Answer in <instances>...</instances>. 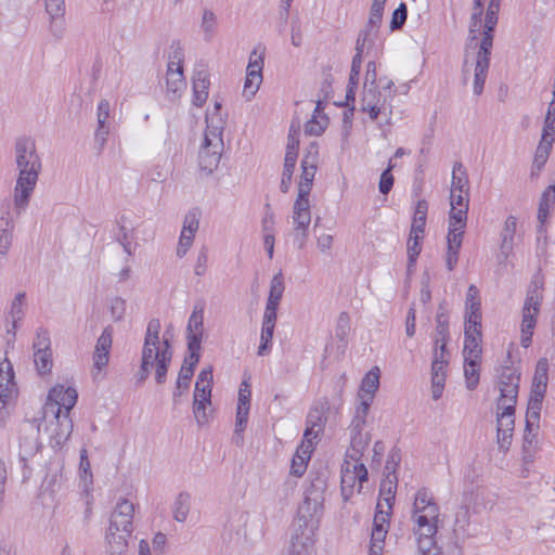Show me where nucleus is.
Here are the masks:
<instances>
[{
    "label": "nucleus",
    "mask_w": 555,
    "mask_h": 555,
    "mask_svg": "<svg viewBox=\"0 0 555 555\" xmlns=\"http://www.w3.org/2000/svg\"><path fill=\"white\" fill-rule=\"evenodd\" d=\"M438 518L439 506L431 493L425 488L420 489L414 498L412 520L413 533L421 555H444L435 540ZM449 555H461L460 547L453 545Z\"/></svg>",
    "instance_id": "f257e3e1"
},
{
    "label": "nucleus",
    "mask_w": 555,
    "mask_h": 555,
    "mask_svg": "<svg viewBox=\"0 0 555 555\" xmlns=\"http://www.w3.org/2000/svg\"><path fill=\"white\" fill-rule=\"evenodd\" d=\"M14 162L18 170L14 189V205L23 211L35 190L41 171V158L37 153L36 142L31 137L21 135L14 142Z\"/></svg>",
    "instance_id": "f03ea898"
},
{
    "label": "nucleus",
    "mask_w": 555,
    "mask_h": 555,
    "mask_svg": "<svg viewBox=\"0 0 555 555\" xmlns=\"http://www.w3.org/2000/svg\"><path fill=\"white\" fill-rule=\"evenodd\" d=\"M318 147L310 145V150L301 160V175L298 185V196L293 205V235L298 249H302L308 237V229L311 221L309 194L317 171Z\"/></svg>",
    "instance_id": "7ed1b4c3"
},
{
    "label": "nucleus",
    "mask_w": 555,
    "mask_h": 555,
    "mask_svg": "<svg viewBox=\"0 0 555 555\" xmlns=\"http://www.w3.org/2000/svg\"><path fill=\"white\" fill-rule=\"evenodd\" d=\"M172 359V350L167 338L162 344L143 343L141 364L137 374L138 384H143L155 369V380L162 385L166 382L167 372Z\"/></svg>",
    "instance_id": "20e7f679"
},
{
    "label": "nucleus",
    "mask_w": 555,
    "mask_h": 555,
    "mask_svg": "<svg viewBox=\"0 0 555 555\" xmlns=\"http://www.w3.org/2000/svg\"><path fill=\"white\" fill-rule=\"evenodd\" d=\"M543 291L544 276L539 269L531 278L521 310L520 344L524 348H528L532 341L533 331L537 325V318L540 313L543 300Z\"/></svg>",
    "instance_id": "39448f33"
},
{
    "label": "nucleus",
    "mask_w": 555,
    "mask_h": 555,
    "mask_svg": "<svg viewBox=\"0 0 555 555\" xmlns=\"http://www.w3.org/2000/svg\"><path fill=\"white\" fill-rule=\"evenodd\" d=\"M225 120L214 115L207 117L204 141L198 153V165L202 170L211 173L217 169L223 151V129Z\"/></svg>",
    "instance_id": "423d86ee"
},
{
    "label": "nucleus",
    "mask_w": 555,
    "mask_h": 555,
    "mask_svg": "<svg viewBox=\"0 0 555 555\" xmlns=\"http://www.w3.org/2000/svg\"><path fill=\"white\" fill-rule=\"evenodd\" d=\"M393 82L388 80L382 88L383 92L377 90L376 86L363 87L361 99V111L369 114L372 120H376L379 115L386 117V124L390 122L392 115L391 101L396 95L392 89Z\"/></svg>",
    "instance_id": "0eeeda50"
},
{
    "label": "nucleus",
    "mask_w": 555,
    "mask_h": 555,
    "mask_svg": "<svg viewBox=\"0 0 555 555\" xmlns=\"http://www.w3.org/2000/svg\"><path fill=\"white\" fill-rule=\"evenodd\" d=\"M395 494L379 496L373 519L369 555H383Z\"/></svg>",
    "instance_id": "6e6552de"
},
{
    "label": "nucleus",
    "mask_w": 555,
    "mask_h": 555,
    "mask_svg": "<svg viewBox=\"0 0 555 555\" xmlns=\"http://www.w3.org/2000/svg\"><path fill=\"white\" fill-rule=\"evenodd\" d=\"M496 372V387L500 391L498 402H517L521 373L519 366L512 360L511 349L507 351L504 364Z\"/></svg>",
    "instance_id": "1a4fd4ad"
},
{
    "label": "nucleus",
    "mask_w": 555,
    "mask_h": 555,
    "mask_svg": "<svg viewBox=\"0 0 555 555\" xmlns=\"http://www.w3.org/2000/svg\"><path fill=\"white\" fill-rule=\"evenodd\" d=\"M78 393L73 387L55 385L48 393L47 402L42 408V417L48 420L50 414L70 413L77 402Z\"/></svg>",
    "instance_id": "9d476101"
},
{
    "label": "nucleus",
    "mask_w": 555,
    "mask_h": 555,
    "mask_svg": "<svg viewBox=\"0 0 555 555\" xmlns=\"http://www.w3.org/2000/svg\"><path fill=\"white\" fill-rule=\"evenodd\" d=\"M43 421L48 424L46 431L49 434L51 446L53 448H61L73 433V421L69 414L54 413Z\"/></svg>",
    "instance_id": "9b49d317"
},
{
    "label": "nucleus",
    "mask_w": 555,
    "mask_h": 555,
    "mask_svg": "<svg viewBox=\"0 0 555 555\" xmlns=\"http://www.w3.org/2000/svg\"><path fill=\"white\" fill-rule=\"evenodd\" d=\"M340 491L344 501H348L353 494L354 487L358 485L359 490L362 483L367 480V469L364 464H350L346 462L341 467Z\"/></svg>",
    "instance_id": "f8f14e48"
},
{
    "label": "nucleus",
    "mask_w": 555,
    "mask_h": 555,
    "mask_svg": "<svg viewBox=\"0 0 555 555\" xmlns=\"http://www.w3.org/2000/svg\"><path fill=\"white\" fill-rule=\"evenodd\" d=\"M327 411L328 406L326 403H318L309 411L302 442H314L323 433Z\"/></svg>",
    "instance_id": "ddd939ff"
},
{
    "label": "nucleus",
    "mask_w": 555,
    "mask_h": 555,
    "mask_svg": "<svg viewBox=\"0 0 555 555\" xmlns=\"http://www.w3.org/2000/svg\"><path fill=\"white\" fill-rule=\"evenodd\" d=\"M182 50L178 48L175 51L172 59L168 63L167 75H166V87L167 93L178 96L180 92L185 88V80L183 77L182 67Z\"/></svg>",
    "instance_id": "4468645a"
},
{
    "label": "nucleus",
    "mask_w": 555,
    "mask_h": 555,
    "mask_svg": "<svg viewBox=\"0 0 555 555\" xmlns=\"http://www.w3.org/2000/svg\"><path fill=\"white\" fill-rule=\"evenodd\" d=\"M262 67L263 59L261 55H257L256 51L250 54L249 63L246 68V79L244 83L243 93L247 99H250L256 94L262 82Z\"/></svg>",
    "instance_id": "2eb2a0df"
},
{
    "label": "nucleus",
    "mask_w": 555,
    "mask_h": 555,
    "mask_svg": "<svg viewBox=\"0 0 555 555\" xmlns=\"http://www.w3.org/2000/svg\"><path fill=\"white\" fill-rule=\"evenodd\" d=\"M134 505L128 500H120L115 509L113 511L109 519V527L112 530L132 532Z\"/></svg>",
    "instance_id": "dca6fc26"
},
{
    "label": "nucleus",
    "mask_w": 555,
    "mask_h": 555,
    "mask_svg": "<svg viewBox=\"0 0 555 555\" xmlns=\"http://www.w3.org/2000/svg\"><path fill=\"white\" fill-rule=\"evenodd\" d=\"M212 386L209 384L195 383L193 393V413L198 425L207 423L206 409L211 404Z\"/></svg>",
    "instance_id": "f3484780"
},
{
    "label": "nucleus",
    "mask_w": 555,
    "mask_h": 555,
    "mask_svg": "<svg viewBox=\"0 0 555 555\" xmlns=\"http://www.w3.org/2000/svg\"><path fill=\"white\" fill-rule=\"evenodd\" d=\"M113 344V327L107 325L96 340L93 352V365L98 371L105 367L109 360Z\"/></svg>",
    "instance_id": "a211bd4d"
},
{
    "label": "nucleus",
    "mask_w": 555,
    "mask_h": 555,
    "mask_svg": "<svg viewBox=\"0 0 555 555\" xmlns=\"http://www.w3.org/2000/svg\"><path fill=\"white\" fill-rule=\"evenodd\" d=\"M16 392L12 363L5 358L0 362V401L5 404Z\"/></svg>",
    "instance_id": "6ab92c4d"
},
{
    "label": "nucleus",
    "mask_w": 555,
    "mask_h": 555,
    "mask_svg": "<svg viewBox=\"0 0 555 555\" xmlns=\"http://www.w3.org/2000/svg\"><path fill=\"white\" fill-rule=\"evenodd\" d=\"M111 113V104L108 100L102 99L99 102L98 111H96V119L98 127L94 133L95 143L99 145V151L101 152L107 141V135L109 132L108 127L106 126V121L109 117Z\"/></svg>",
    "instance_id": "aec40b11"
},
{
    "label": "nucleus",
    "mask_w": 555,
    "mask_h": 555,
    "mask_svg": "<svg viewBox=\"0 0 555 555\" xmlns=\"http://www.w3.org/2000/svg\"><path fill=\"white\" fill-rule=\"evenodd\" d=\"M545 392L531 390L526 412V431L530 434L533 429L539 428L542 402Z\"/></svg>",
    "instance_id": "412c9836"
},
{
    "label": "nucleus",
    "mask_w": 555,
    "mask_h": 555,
    "mask_svg": "<svg viewBox=\"0 0 555 555\" xmlns=\"http://www.w3.org/2000/svg\"><path fill=\"white\" fill-rule=\"evenodd\" d=\"M517 232V218L515 216H508L504 222V227L501 232V246L500 257L506 260L514 248V240Z\"/></svg>",
    "instance_id": "4be33fe9"
},
{
    "label": "nucleus",
    "mask_w": 555,
    "mask_h": 555,
    "mask_svg": "<svg viewBox=\"0 0 555 555\" xmlns=\"http://www.w3.org/2000/svg\"><path fill=\"white\" fill-rule=\"evenodd\" d=\"M314 442H301L293 456L291 465V474L295 477H301L307 469V463L313 451Z\"/></svg>",
    "instance_id": "5701e85b"
},
{
    "label": "nucleus",
    "mask_w": 555,
    "mask_h": 555,
    "mask_svg": "<svg viewBox=\"0 0 555 555\" xmlns=\"http://www.w3.org/2000/svg\"><path fill=\"white\" fill-rule=\"evenodd\" d=\"M516 404L517 402H504L503 404V402L496 401V429L514 431Z\"/></svg>",
    "instance_id": "b1692460"
},
{
    "label": "nucleus",
    "mask_w": 555,
    "mask_h": 555,
    "mask_svg": "<svg viewBox=\"0 0 555 555\" xmlns=\"http://www.w3.org/2000/svg\"><path fill=\"white\" fill-rule=\"evenodd\" d=\"M324 109V103L318 101L313 115L310 120L305 125V132L310 135H320L324 132L328 125V118L322 114Z\"/></svg>",
    "instance_id": "393cba45"
},
{
    "label": "nucleus",
    "mask_w": 555,
    "mask_h": 555,
    "mask_svg": "<svg viewBox=\"0 0 555 555\" xmlns=\"http://www.w3.org/2000/svg\"><path fill=\"white\" fill-rule=\"evenodd\" d=\"M465 319H481V304L479 299V289L475 285H469L465 299Z\"/></svg>",
    "instance_id": "a878e982"
},
{
    "label": "nucleus",
    "mask_w": 555,
    "mask_h": 555,
    "mask_svg": "<svg viewBox=\"0 0 555 555\" xmlns=\"http://www.w3.org/2000/svg\"><path fill=\"white\" fill-rule=\"evenodd\" d=\"M204 305L196 304L188 322V337H196L202 343Z\"/></svg>",
    "instance_id": "bb28decb"
},
{
    "label": "nucleus",
    "mask_w": 555,
    "mask_h": 555,
    "mask_svg": "<svg viewBox=\"0 0 555 555\" xmlns=\"http://www.w3.org/2000/svg\"><path fill=\"white\" fill-rule=\"evenodd\" d=\"M130 535L131 532L116 531L115 529L112 530V527H108L106 541L109 546L111 554L117 555L126 551L128 545V538Z\"/></svg>",
    "instance_id": "cd10ccee"
},
{
    "label": "nucleus",
    "mask_w": 555,
    "mask_h": 555,
    "mask_svg": "<svg viewBox=\"0 0 555 555\" xmlns=\"http://www.w3.org/2000/svg\"><path fill=\"white\" fill-rule=\"evenodd\" d=\"M451 193H469L467 172L460 162L453 165Z\"/></svg>",
    "instance_id": "c85d7f7f"
},
{
    "label": "nucleus",
    "mask_w": 555,
    "mask_h": 555,
    "mask_svg": "<svg viewBox=\"0 0 555 555\" xmlns=\"http://www.w3.org/2000/svg\"><path fill=\"white\" fill-rule=\"evenodd\" d=\"M191 508V494L186 491L180 492L172 504L173 519L184 522Z\"/></svg>",
    "instance_id": "c756f323"
},
{
    "label": "nucleus",
    "mask_w": 555,
    "mask_h": 555,
    "mask_svg": "<svg viewBox=\"0 0 555 555\" xmlns=\"http://www.w3.org/2000/svg\"><path fill=\"white\" fill-rule=\"evenodd\" d=\"M547 372H548L547 359L546 358L539 359L537 366H535L534 375H533L531 390H537L538 392L539 391L546 392L547 380H548Z\"/></svg>",
    "instance_id": "7c9ffc66"
},
{
    "label": "nucleus",
    "mask_w": 555,
    "mask_h": 555,
    "mask_svg": "<svg viewBox=\"0 0 555 555\" xmlns=\"http://www.w3.org/2000/svg\"><path fill=\"white\" fill-rule=\"evenodd\" d=\"M362 429H363V427H359V429H356V428H353V423L350 424V431H351V439H350L351 453H350V457L356 460V461L362 455L364 449L369 444V438L366 436L362 435Z\"/></svg>",
    "instance_id": "2f4dec72"
},
{
    "label": "nucleus",
    "mask_w": 555,
    "mask_h": 555,
    "mask_svg": "<svg viewBox=\"0 0 555 555\" xmlns=\"http://www.w3.org/2000/svg\"><path fill=\"white\" fill-rule=\"evenodd\" d=\"M555 203V185L547 186L542 193L539 210H538V219L541 223L545 221L548 216V210Z\"/></svg>",
    "instance_id": "473e14b6"
},
{
    "label": "nucleus",
    "mask_w": 555,
    "mask_h": 555,
    "mask_svg": "<svg viewBox=\"0 0 555 555\" xmlns=\"http://www.w3.org/2000/svg\"><path fill=\"white\" fill-rule=\"evenodd\" d=\"M192 377H193V375H192L191 367H186V365H182L180 369L179 375H178L175 390H173V402L175 403L178 401L179 397H181L184 392L188 391Z\"/></svg>",
    "instance_id": "72a5a7b5"
},
{
    "label": "nucleus",
    "mask_w": 555,
    "mask_h": 555,
    "mask_svg": "<svg viewBox=\"0 0 555 555\" xmlns=\"http://www.w3.org/2000/svg\"><path fill=\"white\" fill-rule=\"evenodd\" d=\"M199 350H201L199 339H197L196 337H188L189 356L185 357L182 365H186V367H191L192 375L194 374L195 366L199 362V358H201Z\"/></svg>",
    "instance_id": "f704fd0d"
},
{
    "label": "nucleus",
    "mask_w": 555,
    "mask_h": 555,
    "mask_svg": "<svg viewBox=\"0 0 555 555\" xmlns=\"http://www.w3.org/2000/svg\"><path fill=\"white\" fill-rule=\"evenodd\" d=\"M464 375L466 379V387L473 390L479 383V362L480 360H464Z\"/></svg>",
    "instance_id": "c9c22d12"
},
{
    "label": "nucleus",
    "mask_w": 555,
    "mask_h": 555,
    "mask_svg": "<svg viewBox=\"0 0 555 555\" xmlns=\"http://www.w3.org/2000/svg\"><path fill=\"white\" fill-rule=\"evenodd\" d=\"M34 362L40 375L50 373L53 366L52 350L34 352Z\"/></svg>",
    "instance_id": "e433bc0d"
},
{
    "label": "nucleus",
    "mask_w": 555,
    "mask_h": 555,
    "mask_svg": "<svg viewBox=\"0 0 555 555\" xmlns=\"http://www.w3.org/2000/svg\"><path fill=\"white\" fill-rule=\"evenodd\" d=\"M379 386V370L378 367H374L370 370L364 376L361 384V391L364 392V396L374 397V393L377 391Z\"/></svg>",
    "instance_id": "4c0bfd02"
},
{
    "label": "nucleus",
    "mask_w": 555,
    "mask_h": 555,
    "mask_svg": "<svg viewBox=\"0 0 555 555\" xmlns=\"http://www.w3.org/2000/svg\"><path fill=\"white\" fill-rule=\"evenodd\" d=\"M490 62L476 61L474 75V93L480 95L483 91Z\"/></svg>",
    "instance_id": "58836bf2"
},
{
    "label": "nucleus",
    "mask_w": 555,
    "mask_h": 555,
    "mask_svg": "<svg viewBox=\"0 0 555 555\" xmlns=\"http://www.w3.org/2000/svg\"><path fill=\"white\" fill-rule=\"evenodd\" d=\"M275 324L262 322L260 345L258 347V356H264L270 352Z\"/></svg>",
    "instance_id": "ea45409f"
},
{
    "label": "nucleus",
    "mask_w": 555,
    "mask_h": 555,
    "mask_svg": "<svg viewBox=\"0 0 555 555\" xmlns=\"http://www.w3.org/2000/svg\"><path fill=\"white\" fill-rule=\"evenodd\" d=\"M297 159H293L292 155H285L284 158V168L282 172V179L280 184V190L282 193H287L291 184H292V177L293 172L296 166Z\"/></svg>",
    "instance_id": "a19ab883"
},
{
    "label": "nucleus",
    "mask_w": 555,
    "mask_h": 555,
    "mask_svg": "<svg viewBox=\"0 0 555 555\" xmlns=\"http://www.w3.org/2000/svg\"><path fill=\"white\" fill-rule=\"evenodd\" d=\"M362 400L359 406L356 410V415L351 423H353V428L359 429V427H363L365 424V420L373 401V397L370 396H361Z\"/></svg>",
    "instance_id": "79ce46f5"
},
{
    "label": "nucleus",
    "mask_w": 555,
    "mask_h": 555,
    "mask_svg": "<svg viewBox=\"0 0 555 555\" xmlns=\"http://www.w3.org/2000/svg\"><path fill=\"white\" fill-rule=\"evenodd\" d=\"M387 0H373L370 8L367 28H378L383 21L384 8Z\"/></svg>",
    "instance_id": "37998d69"
},
{
    "label": "nucleus",
    "mask_w": 555,
    "mask_h": 555,
    "mask_svg": "<svg viewBox=\"0 0 555 555\" xmlns=\"http://www.w3.org/2000/svg\"><path fill=\"white\" fill-rule=\"evenodd\" d=\"M436 332L438 337L436 338V345L438 346L440 343L448 341L449 336V322L448 315L439 308V311L436 317Z\"/></svg>",
    "instance_id": "c03bdc74"
},
{
    "label": "nucleus",
    "mask_w": 555,
    "mask_h": 555,
    "mask_svg": "<svg viewBox=\"0 0 555 555\" xmlns=\"http://www.w3.org/2000/svg\"><path fill=\"white\" fill-rule=\"evenodd\" d=\"M423 235L417 234H409L408 238V268L411 269L415 262L416 258L421 253V240Z\"/></svg>",
    "instance_id": "a18cd8bd"
},
{
    "label": "nucleus",
    "mask_w": 555,
    "mask_h": 555,
    "mask_svg": "<svg viewBox=\"0 0 555 555\" xmlns=\"http://www.w3.org/2000/svg\"><path fill=\"white\" fill-rule=\"evenodd\" d=\"M481 339H464L463 356L464 360H481Z\"/></svg>",
    "instance_id": "49530a36"
},
{
    "label": "nucleus",
    "mask_w": 555,
    "mask_h": 555,
    "mask_svg": "<svg viewBox=\"0 0 555 555\" xmlns=\"http://www.w3.org/2000/svg\"><path fill=\"white\" fill-rule=\"evenodd\" d=\"M26 295L25 293H18L14 297L11 309H10V315L13 320L12 328L15 331L16 323L21 321L24 317L23 306L25 304Z\"/></svg>",
    "instance_id": "de8ad7c7"
},
{
    "label": "nucleus",
    "mask_w": 555,
    "mask_h": 555,
    "mask_svg": "<svg viewBox=\"0 0 555 555\" xmlns=\"http://www.w3.org/2000/svg\"><path fill=\"white\" fill-rule=\"evenodd\" d=\"M14 221L9 202L0 204V232H13Z\"/></svg>",
    "instance_id": "09e8293b"
},
{
    "label": "nucleus",
    "mask_w": 555,
    "mask_h": 555,
    "mask_svg": "<svg viewBox=\"0 0 555 555\" xmlns=\"http://www.w3.org/2000/svg\"><path fill=\"white\" fill-rule=\"evenodd\" d=\"M468 208L451 207L449 215V227L465 229Z\"/></svg>",
    "instance_id": "8fccbe9b"
},
{
    "label": "nucleus",
    "mask_w": 555,
    "mask_h": 555,
    "mask_svg": "<svg viewBox=\"0 0 555 555\" xmlns=\"http://www.w3.org/2000/svg\"><path fill=\"white\" fill-rule=\"evenodd\" d=\"M199 215L197 209L190 210L184 217L181 232L195 235L199 227Z\"/></svg>",
    "instance_id": "3c124183"
},
{
    "label": "nucleus",
    "mask_w": 555,
    "mask_h": 555,
    "mask_svg": "<svg viewBox=\"0 0 555 555\" xmlns=\"http://www.w3.org/2000/svg\"><path fill=\"white\" fill-rule=\"evenodd\" d=\"M210 82L202 81L193 83V104L201 107L208 98V89Z\"/></svg>",
    "instance_id": "603ef678"
},
{
    "label": "nucleus",
    "mask_w": 555,
    "mask_h": 555,
    "mask_svg": "<svg viewBox=\"0 0 555 555\" xmlns=\"http://www.w3.org/2000/svg\"><path fill=\"white\" fill-rule=\"evenodd\" d=\"M493 46V35L487 34L482 36L479 44V50L476 55V61L490 62L491 49Z\"/></svg>",
    "instance_id": "864d4df0"
},
{
    "label": "nucleus",
    "mask_w": 555,
    "mask_h": 555,
    "mask_svg": "<svg viewBox=\"0 0 555 555\" xmlns=\"http://www.w3.org/2000/svg\"><path fill=\"white\" fill-rule=\"evenodd\" d=\"M408 17V8L406 4L401 2L399 7L392 12L391 21H390V29L398 30L401 29Z\"/></svg>",
    "instance_id": "5fc2aeb1"
},
{
    "label": "nucleus",
    "mask_w": 555,
    "mask_h": 555,
    "mask_svg": "<svg viewBox=\"0 0 555 555\" xmlns=\"http://www.w3.org/2000/svg\"><path fill=\"white\" fill-rule=\"evenodd\" d=\"M34 352H37L38 350H51V340L48 330L46 328H38L36 333V337L33 343Z\"/></svg>",
    "instance_id": "6e6d98bb"
},
{
    "label": "nucleus",
    "mask_w": 555,
    "mask_h": 555,
    "mask_svg": "<svg viewBox=\"0 0 555 555\" xmlns=\"http://www.w3.org/2000/svg\"><path fill=\"white\" fill-rule=\"evenodd\" d=\"M481 339V319H465L464 339Z\"/></svg>",
    "instance_id": "4d7b16f0"
},
{
    "label": "nucleus",
    "mask_w": 555,
    "mask_h": 555,
    "mask_svg": "<svg viewBox=\"0 0 555 555\" xmlns=\"http://www.w3.org/2000/svg\"><path fill=\"white\" fill-rule=\"evenodd\" d=\"M46 11L51 20L61 18L65 13L64 0H44Z\"/></svg>",
    "instance_id": "13d9d810"
},
{
    "label": "nucleus",
    "mask_w": 555,
    "mask_h": 555,
    "mask_svg": "<svg viewBox=\"0 0 555 555\" xmlns=\"http://www.w3.org/2000/svg\"><path fill=\"white\" fill-rule=\"evenodd\" d=\"M159 333H160V321L158 319H152L149 321L146 326V332L144 336V341L154 343V344H162L159 339Z\"/></svg>",
    "instance_id": "bf43d9fd"
},
{
    "label": "nucleus",
    "mask_w": 555,
    "mask_h": 555,
    "mask_svg": "<svg viewBox=\"0 0 555 555\" xmlns=\"http://www.w3.org/2000/svg\"><path fill=\"white\" fill-rule=\"evenodd\" d=\"M284 289L283 274L279 272L271 280L269 297L281 300Z\"/></svg>",
    "instance_id": "052dcab7"
},
{
    "label": "nucleus",
    "mask_w": 555,
    "mask_h": 555,
    "mask_svg": "<svg viewBox=\"0 0 555 555\" xmlns=\"http://www.w3.org/2000/svg\"><path fill=\"white\" fill-rule=\"evenodd\" d=\"M553 143L547 144L543 140L540 141V144L537 149L535 156H534V165L540 169L544 164L546 163L551 150H552Z\"/></svg>",
    "instance_id": "680f3d73"
},
{
    "label": "nucleus",
    "mask_w": 555,
    "mask_h": 555,
    "mask_svg": "<svg viewBox=\"0 0 555 555\" xmlns=\"http://www.w3.org/2000/svg\"><path fill=\"white\" fill-rule=\"evenodd\" d=\"M216 14L210 10H205L202 17V28L206 35V38L212 36L216 27Z\"/></svg>",
    "instance_id": "e2e57ef3"
},
{
    "label": "nucleus",
    "mask_w": 555,
    "mask_h": 555,
    "mask_svg": "<svg viewBox=\"0 0 555 555\" xmlns=\"http://www.w3.org/2000/svg\"><path fill=\"white\" fill-rule=\"evenodd\" d=\"M401 461V452L399 449L393 448L390 450L386 465L385 470L387 472L386 476L396 475L397 467Z\"/></svg>",
    "instance_id": "0e129e2a"
},
{
    "label": "nucleus",
    "mask_w": 555,
    "mask_h": 555,
    "mask_svg": "<svg viewBox=\"0 0 555 555\" xmlns=\"http://www.w3.org/2000/svg\"><path fill=\"white\" fill-rule=\"evenodd\" d=\"M111 314L114 321L122 320L126 312V300L121 297H115L111 300Z\"/></svg>",
    "instance_id": "69168bd1"
},
{
    "label": "nucleus",
    "mask_w": 555,
    "mask_h": 555,
    "mask_svg": "<svg viewBox=\"0 0 555 555\" xmlns=\"http://www.w3.org/2000/svg\"><path fill=\"white\" fill-rule=\"evenodd\" d=\"M349 330H350V326H349L348 314L346 312H341L337 320V326H336V332H335L336 337L340 341H345L346 337L349 334Z\"/></svg>",
    "instance_id": "338daca9"
},
{
    "label": "nucleus",
    "mask_w": 555,
    "mask_h": 555,
    "mask_svg": "<svg viewBox=\"0 0 555 555\" xmlns=\"http://www.w3.org/2000/svg\"><path fill=\"white\" fill-rule=\"evenodd\" d=\"M541 140H543L547 144L554 143V141H555V117H545L544 118V125H543Z\"/></svg>",
    "instance_id": "774afa93"
}]
</instances>
